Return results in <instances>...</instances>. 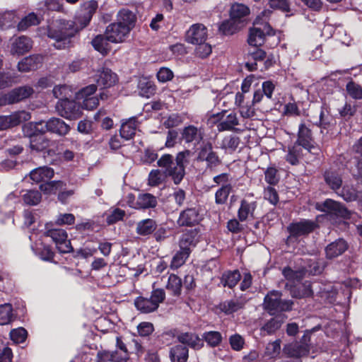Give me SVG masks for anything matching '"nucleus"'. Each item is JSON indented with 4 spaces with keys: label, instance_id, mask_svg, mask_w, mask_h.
Returning <instances> with one entry per match:
<instances>
[{
    "label": "nucleus",
    "instance_id": "052dcab7",
    "mask_svg": "<svg viewBox=\"0 0 362 362\" xmlns=\"http://www.w3.org/2000/svg\"><path fill=\"white\" fill-rule=\"evenodd\" d=\"M195 55L200 59L207 58L212 52V47L209 43L199 42L196 44Z\"/></svg>",
    "mask_w": 362,
    "mask_h": 362
},
{
    "label": "nucleus",
    "instance_id": "f704fd0d",
    "mask_svg": "<svg viewBox=\"0 0 362 362\" xmlns=\"http://www.w3.org/2000/svg\"><path fill=\"white\" fill-rule=\"evenodd\" d=\"M169 356L171 362H187L189 357V349L182 344L175 345L170 348Z\"/></svg>",
    "mask_w": 362,
    "mask_h": 362
},
{
    "label": "nucleus",
    "instance_id": "aec40b11",
    "mask_svg": "<svg viewBox=\"0 0 362 362\" xmlns=\"http://www.w3.org/2000/svg\"><path fill=\"white\" fill-rule=\"evenodd\" d=\"M349 249V244L344 238H338L328 244L325 248L327 259H334L343 255Z\"/></svg>",
    "mask_w": 362,
    "mask_h": 362
},
{
    "label": "nucleus",
    "instance_id": "ddd939ff",
    "mask_svg": "<svg viewBox=\"0 0 362 362\" xmlns=\"http://www.w3.org/2000/svg\"><path fill=\"white\" fill-rule=\"evenodd\" d=\"M263 28L252 27L249 30L247 42L255 47H260L265 42L266 35L274 36L276 30L268 23L262 25Z\"/></svg>",
    "mask_w": 362,
    "mask_h": 362
},
{
    "label": "nucleus",
    "instance_id": "393cba45",
    "mask_svg": "<svg viewBox=\"0 0 362 362\" xmlns=\"http://www.w3.org/2000/svg\"><path fill=\"white\" fill-rule=\"evenodd\" d=\"M310 352V346L301 344L298 342L288 344L284 346V353L290 358L300 359L307 356Z\"/></svg>",
    "mask_w": 362,
    "mask_h": 362
},
{
    "label": "nucleus",
    "instance_id": "f3484780",
    "mask_svg": "<svg viewBox=\"0 0 362 362\" xmlns=\"http://www.w3.org/2000/svg\"><path fill=\"white\" fill-rule=\"evenodd\" d=\"M295 144L299 145L310 153L315 148L313 132L304 122L300 123L298 126L297 139Z\"/></svg>",
    "mask_w": 362,
    "mask_h": 362
},
{
    "label": "nucleus",
    "instance_id": "69168bd1",
    "mask_svg": "<svg viewBox=\"0 0 362 362\" xmlns=\"http://www.w3.org/2000/svg\"><path fill=\"white\" fill-rule=\"evenodd\" d=\"M125 216V211L119 208H116L107 216L106 223L107 225H113L119 221H122Z\"/></svg>",
    "mask_w": 362,
    "mask_h": 362
},
{
    "label": "nucleus",
    "instance_id": "e433bc0d",
    "mask_svg": "<svg viewBox=\"0 0 362 362\" xmlns=\"http://www.w3.org/2000/svg\"><path fill=\"white\" fill-rule=\"evenodd\" d=\"M156 85L148 78H142L139 80L138 90L141 96L149 98L156 93Z\"/></svg>",
    "mask_w": 362,
    "mask_h": 362
},
{
    "label": "nucleus",
    "instance_id": "7ed1b4c3",
    "mask_svg": "<svg viewBox=\"0 0 362 362\" xmlns=\"http://www.w3.org/2000/svg\"><path fill=\"white\" fill-rule=\"evenodd\" d=\"M40 122H28L23 126L25 137L29 139V147L31 151L42 153L45 158L57 155L56 150L51 146L54 142L45 135V129Z\"/></svg>",
    "mask_w": 362,
    "mask_h": 362
},
{
    "label": "nucleus",
    "instance_id": "49530a36",
    "mask_svg": "<svg viewBox=\"0 0 362 362\" xmlns=\"http://www.w3.org/2000/svg\"><path fill=\"white\" fill-rule=\"evenodd\" d=\"M232 190L231 184L221 185L215 192V203L218 205L225 204Z\"/></svg>",
    "mask_w": 362,
    "mask_h": 362
},
{
    "label": "nucleus",
    "instance_id": "680f3d73",
    "mask_svg": "<svg viewBox=\"0 0 362 362\" xmlns=\"http://www.w3.org/2000/svg\"><path fill=\"white\" fill-rule=\"evenodd\" d=\"M103 355L105 357H109L111 362H127L129 358V354H124L118 350L114 351H106V353H104Z\"/></svg>",
    "mask_w": 362,
    "mask_h": 362
},
{
    "label": "nucleus",
    "instance_id": "dca6fc26",
    "mask_svg": "<svg viewBox=\"0 0 362 362\" xmlns=\"http://www.w3.org/2000/svg\"><path fill=\"white\" fill-rule=\"evenodd\" d=\"M40 127L45 129V133L49 132L59 136H64L71 130L70 126L63 119L58 117H51L46 122L40 121Z\"/></svg>",
    "mask_w": 362,
    "mask_h": 362
},
{
    "label": "nucleus",
    "instance_id": "2eb2a0df",
    "mask_svg": "<svg viewBox=\"0 0 362 362\" xmlns=\"http://www.w3.org/2000/svg\"><path fill=\"white\" fill-rule=\"evenodd\" d=\"M189 154V150H185L177 153L174 158V170H170L169 173L172 175V180L175 185H179L183 180L185 175V163L187 162V158Z\"/></svg>",
    "mask_w": 362,
    "mask_h": 362
},
{
    "label": "nucleus",
    "instance_id": "37998d69",
    "mask_svg": "<svg viewBox=\"0 0 362 362\" xmlns=\"http://www.w3.org/2000/svg\"><path fill=\"white\" fill-rule=\"evenodd\" d=\"M243 25H240L230 17L229 19L223 21L218 26V30L224 35H231L237 33Z\"/></svg>",
    "mask_w": 362,
    "mask_h": 362
},
{
    "label": "nucleus",
    "instance_id": "39448f33",
    "mask_svg": "<svg viewBox=\"0 0 362 362\" xmlns=\"http://www.w3.org/2000/svg\"><path fill=\"white\" fill-rule=\"evenodd\" d=\"M197 152L196 160L205 162L206 170L213 171L222 163L218 153L214 150L213 144L209 141H203Z\"/></svg>",
    "mask_w": 362,
    "mask_h": 362
},
{
    "label": "nucleus",
    "instance_id": "6e6552de",
    "mask_svg": "<svg viewBox=\"0 0 362 362\" xmlns=\"http://www.w3.org/2000/svg\"><path fill=\"white\" fill-rule=\"evenodd\" d=\"M45 229V235L52 238L59 253H69L74 250L65 230L62 228H49V223L46 224Z\"/></svg>",
    "mask_w": 362,
    "mask_h": 362
},
{
    "label": "nucleus",
    "instance_id": "5701e85b",
    "mask_svg": "<svg viewBox=\"0 0 362 362\" xmlns=\"http://www.w3.org/2000/svg\"><path fill=\"white\" fill-rule=\"evenodd\" d=\"M180 140L186 144L193 143L199 144L204 139V133L197 127L189 124L182 129L180 132Z\"/></svg>",
    "mask_w": 362,
    "mask_h": 362
},
{
    "label": "nucleus",
    "instance_id": "4468645a",
    "mask_svg": "<svg viewBox=\"0 0 362 362\" xmlns=\"http://www.w3.org/2000/svg\"><path fill=\"white\" fill-rule=\"evenodd\" d=\"M199 209L196 207H189L180 211L177 223L180 227H194L202 221Z\"/></svg>",
    "mask_w": 362,
    "mask_h": 362
},
{
    "label": "nucleus",
    "instance_id": "338daca9",
    "mask_svg": "<svg viewBox=\"0 0 362 362\" xmlns=\"http://www.w3.org/2000/svg\"><path fill=\"white\" fill-rule=\"evenodd\" d=\"M96 90H97V85H95V84L88 85V86L81 88L76 93V99L78 101H81V100L93 96V95H94Z\"/></svg>",
    "mask_w": 362,
    "mask_h": 362
},
{
    "label": "nucleus",
    "instance_id": "20e7f679",
    "mask_svg": "<svg viewBox=\"0 0 362 362\" xmlns=\"http://www.w3.org/2000/svg\"><path fill=\"white\" fill-rule=\"evenodd\" d=\"M165 299V292L163 288H153L149 297L137 296L134 305L141 313L148 314L156 311Z\"/></svg>",
    "mask_w": 362,
    "mask_h": 362
},
{
    "label": "nucleus",
    "instance_id": "de8ad7c7",
    "mask_svg": "<svg viewBox=\"0 0 362 362\" xmlns=\"http://www.w3.org/2000/svg\"><path fill=\"white\" fill-rule=\"evenodd\" d=\"M157 165L165 170L164 173L166 176L172 177V175H170L169 171L174 170V157L171 154L165 153L162 155L161 157L157 160Z\"/></svg>",
    "mask_w": 362,
    "mask_h": 362
},
{
    "label": "nucleus",
    "instance_id": "79ce46f5",
    "mask_svg": "<svg viewBox=\"0 0 362 362\" xmlns=\"http://www.w3.org/2000/svg\"><path fill=\"white\" fill-rule=\"evenodd\" d=\"M303 148L295 143L293 146H288L287 154L285 156L286 161L292 165H298L299 160L303 156Z\"/></svg>",
    "mask_w": 362,
    "mask_h": 362
},
{
    "label": "nucleus",
    "instance_id": "b1692460",
    "mask_svg": "<svg viewBox=\"0 0 362 362\" xmlns=\"http://www.w3.org/2000/svg\"><path fill=\"white\" fill-rule=\"evenodd\" d=\"M257 206L256 201H249L243 199L240 201V206L238 210L237 216L240 222H244L251 217L254 218V213Z\"/></svg>",
    "mask_w": 362,
    "mask_h": 362
},
{
    "label": "nucleus",
    "instance_id": "a211bd4d",
    "mask_svg": "<svg viewBox=\"0 0 362 362\" xmlns=\"http://www.w3.org/2000/svg\"><path fill=\"white\" fill-rule=\"evenodd\" d=\"M207 28L202 23L192 25L186 32L185 40L188 43L195 45L204 42L207 38Z\"/></svg>",
    "mask_w": 362,
    "mask_h": 362
},
{
    "label": "nucleus",
    "instance_id": "f8f14e48",
    "mask_svg": "<svg viewBox=\"0 0 362 362\" xmlns=\"http://www.w3.org/2000/svg\"><path fill=\"white\" fill-rule=\"evenodd\" d=\"M34 93L31 86H23L15 88L0 98V105H11L28 98Z\"/></svg>",
    "mask_w": 362,
    "mask_h": 362
},
{
    "label": "nucleus",
    "instance_id": "603ef678",
    "mask_svg": "<svg viewBox=\"0 0 362 362\" xmlns=\"http://www.w3.org/2000/svg\"><path fill=\"white\" fill-rule=\"evenodd\" d=\"M191 250L183 247L175 253L172 259V264L175 267H180L183 265L191 254Z\"/></svg>",
    "mask_w": 362,
    "mask_h": 362
},
{
    "label": "nucleus",
    "instance_id": "4c0bfd02",
    "mask_svg": "<svg viewBox=\"0 0 362 362\" xmlns=\"http://www.w3.org/2000/svg\"><path fill=\"white\" fill-rule=\"evenodd\" d=\"M66 182L62 180L47 181L40 185V189L46 195L57 194L59 190L65 189Z\"/></svg>",
    "mask_w": 362,
    "mask_h": 362
},
{
    "label": "nucleus",
    "instance_id": "774afa93",
    "mask_svg": "<svg viewBox=\"0 0 362 362\" xmlns=\"http://www.w3.org/2000/svg\"><path fill=\"white\" fill-rule=\"evenodd\" d=\"M44 6L47 11L66 13L64 4L60 0H45Z\"/></svg>",
    "mask_w": 362,
    "mask_h": 362
},
{
    "label": "nucleus",
    "instance_id": "9b49d317",
    "mask_svg": "<svg viewBox=\"0 0 362 362\" xmlns=\"http://www.w3.org/2000/svg\"><path fill=\"white\" fill-rule=\"evenodd\" d=\"M98 8V4L95 0L88 1L83 4L80 12L76 16L74 21L76 23L78 33L90 24Z\"/></svg>",
    "mask_w": 362,
    "mask_h": 362
},
{
    "label": "nucleus",
    "instance_id": "c9c22d12",
    "mask_svg": "<svg viewBox=\"0 0 362 362\" xmlns=\"http://www.w3.org/2000/svg\"><path fill=\"white\" fill-rule=\"evenodd\" d=\"M109 42H110V40L107 39V35L105 32L103 35H97L92 40L91 45L96 51L102 54L103 56H105L110 50Z\"/></svg>",
    "mask_w": 362,
    "mask_h": 362
},
{
    "label": "nucleus",
    "instance_id": "2f4dec72",
    "mask_svg": "<svg viewBox=\"0 0 362 362\" xmlns=\"http://www.w3.org/2000/svg\"><path fill=\"white\" fill-rule=\"evenodd\" d=\"M323 178L331 189L337 191L341 187L342 178L337 170H326L323 173Z\"/></svg>",
    "mask_w": 362,
    "mask_h": 362
},
{
    "label": "nucleus",
    "instance_id": "9d476101",
    "mask_svg": "<svg viewBox=\"0 0 362 362\" xmlns=\"http://www.w3.org/2000/svg\"><path fill=\"white\" fill-rule=\"evenodd\" d=\"M316 209L330 216L343 219H350L351 216V212L343 204L331 199H327L320 204H317Z\"/></svg>",
    "mask_w": 362,
    "mask_h": 362
},
{
    "label": "nucleus",
    "instance_id": "473e14b6",
    "mask_svg": "<svg viewBox=\"0 0 362 362\" xmlns=\"http://www.w3.org/2000/svg\"><path fill=\"white\" fill-rule=\"evenodd\" d=\"M245 303L242 300L230 299L221 302L218 308L225 315H229L243 309Z\"/></svg>",
    "mask_w": 362,
    "mask_h": 362
},
{
    "label": "nucleus",
    "instance_id": "a878e982",
    "mask_svg": "<svg viewBox=\"0 0 362 362\" xmlns=\"http://www.w3.org/2000/svg\"><path fill=\"white\" fill-rule=\"evenodd\" d=\"M54 175V170L48 166L38 167L30 173V179L37 183H45V182L50 180Z\"/></svg>",
    "mask_w": 362,
    "mask_h": 362
},
{
    "label": "nucleus",
    "instance_id": "423d86ee",
    "mask_svg": "<svg viewBox=\"0 0 362 362\" xmlns=\"http://www.w3.org/2000/svg\"><path fill=\"white\" fill-rule=\"evenodd\" d=\"M318 227L317 223L310 219H301L299 221L292 222L287 226L289 235L286 240V244L290 245L293 240H297L301 236H306L313 233Z\"/></svg>",
    "mask_w": 362,
    "mask_h": 362
},
{
    "label": "nucleus",
    "instance_id": "ea45409f",
    "mask_svg": "<svg viewBox=\"0 0 362 362\" xmlns=\"http://www.w3.org/2000/svg\"><path fill=\"white\" fill-rule=\"evenodd\" d=\"M156 221L152 218H146L139 221L136 224V233L141 236L152 234L156 230Z\"/></svg>",
    "mask_w": 362,
    "mask_h": 362
},
{
    "label": "nucleus",
    "instance_id": "6e6d98bb",
    "mask_svg": "<svg viewBox=\"0 0 362 362\" xmlns=\"http://www.w3.org/2000/svg\"><path fill=\"white\" fill-rule=\"evenodd\" d=\"M42 199V194L37 190H28L23 195V200L25 204L35 206L38 204Z\"/></svg>",
    "mask_w": 362,
    "mask_h": 362
},
{
    "label": "nucleus",
    "instance_id": "c85d7f7f",
    "mask_svg": "<svg viewBox=\"0 0 362 362\" xmlns=\"http://www.w3.org/2000/svg\"><path fill=\"white\" fill-rule=\"evenodd\" d=\"M332 119L329 106L326 103H323L320 107L319 120L315 123V125L320 127V132L323 133L324 129H329Z\"/></svg>",
    "mask_w": 362,
    "mask_h": 362
},
{
    "label": "nucleus",
    "instance_id": "412c9836",
    "mask_svg": "<svg viewBox=\"0 0 362 362\" xmlns=\"http://www.w3.org/2000/svg\"><path fill=\"white\" fill-rule=\"evenodd\" d=\"M199 233L200 229L198 228L186 230L180 238L179 247L189 249L192 252L199 242Z\"/></svg>",
    "mask_w": 362,
    "mask_h": 362
},
{
    "label": "nucleus",
    "instance_id": "cd10ccee",
    "mask_svg": "<svg viewBox=\"0 0 362 362\" xmlns=\"http://www.w3.org/2000/svg\"><path fill=\"white\" fill-rule=\"evenodd\" d=\"M138 125L139 122L136 117H132L122 122L119 129L120 136L127 141L133 139L136 134Z\"/></svg>",
    "mask_w": 362,
    "mask_h": 362
},
{
    "label": "nucleus",
    "instance_id": "8fccbe9b",
    "mask_svg": "<svg viewBox=\"0 0 362 362\" xmlns=\"http://www.w3.org/2000/svg\"><path fill=\"white\" fill-rule=\"evenodd\" d=\"M158 158L157 150L153 146H147L142 152L140 160L144 165H151Z\"/></svg>",
    "mask_w": 362,
    "mask_h": 362
},
{
    "label": "nucleus",
    "instance_id": "a19ab883",
    "mask_svg": "<svg viewBox=\"0 0 362 362\" xmlns=\"http://www.w3.org/2000/svg\"><path fill=\"white\" fill-rule=\"evenodd\" d=\"M182 279L176 274H170L165 288L170 294L175 297H179L182 293Z\"/></svg>",
    "mask_w": 362,
    "mask_h": 362
},
{
    "label": "nucleus",
    "instance_id": "f03ea898",
    "mask_svg": "<svg viewBox=\"0 0 362 362\" xmlns=\"http://www.w3.org/2000/svg\"><path fill=\"white\" fill-rule=\"evenodd\" d=\"M47 37L55 40L54 46L57 49L68 47L71 39L78 34L75 21L65 18L52 19L47 23Z\"/></svg>",
    "mask_w": 362,
    "mask_h": 362
},
{
    "label": "nucleus",
    "instance_id": "09e8293b",
    "mask_svg": "<svg viewBox=\"0 0 362 362\" xmlns=\"http://www.w3.org/2000/svg\"><path fill=\"white\" fill-rule=\"evenodd\" d=\"M136 203L139 207L141 209L154 208L157 205V199L151 194L145 193L138 197Z\"/></svg>",
    "mask_w": 362,
    "mask_h": 362
},
{
    "label": "nucleus",
    "instance_id": "0eeeda50",
    "mask_svg": "<svg viewBox=\"0 0 362 362\" xmlns=\"http://www.w3.org/2000/svg\"><path fill=\"white\" fill-rule=\"evenodd\" d=\"M281 296L282 293L279 291H269L264 298V309L269 312H289L292 310L293 301L283 300Z\"/></svg>",
    "mask_w": 362,
    "mask_h": 362
},
{
    "label": "nucleus",
    "instance_id": "a18cd8bd",
    "mask_svg": "<svg viewBox=\"0 0 362 362\" xmlns=\"http://www.w3.org/2000/svg\"><path fill=\"white\" fill-rule=\"evenodd\" d=\"M202 339L211 348L220 346L223 341L222 334L218 331L205 332L202 334Z\"/></svg>",
    "mask_w": 362,
    "mask_h": 362
},
{
    "label": "nucleus",
    "instance_id": "864d4df0",
    "mask_svg": "<svg viewBox=\"0 0 362 362\" xmlns=\"http://www.w3.org/2000/svg\"><path fill=\"white\" fill-rule=\"evenodd\" d=\"M347 94L353 99H362V86L354 81L352 79L346 85Z\"/></svg>",
    "mask_w": 362,
    "mask_h": 362
},
{
    "label": "nucleus",
    "instance_id": "4be33fe9",
    "mask_svg": "<svg viewBox=\"0 0 362 362\" xmlns=\"http://www.w3.org/2000/svg\"><path fill=\"white\" fill-rule=\"evenodd\" d=\"M96 77L97 86L101 88L112 87L118 81L117 75L107 67H103L99 70Z\"/></svg>",
    "mask_w": 362,
    "mask_h": 362
},
{
    "label": "nucleus",
    "instance_id": "72a5a7b5",
    "mask_svg": "<svg viewBox=\"0 0 362 362\" xmlns=\"http://www.w3.org/2000/svg\"><path fill=\"white\" fill-rule=\"evenodd\" d=\"M177 340L182 345H187L194 349H199L203 346V342L195 333L182 332L177 336Z\"/></svg>",
    "mask_w": 362,
    "mask_h": 362
},
{
    "label": "nucleus",
    "instance_id": "4d7b16f0",
    "mask_svg": "<svg viewBox=\"0 0 362 362\" xmlns=\"http://www.w3.org/2000/svg\"><path fill=\"white\" fill-rule=\"evenodd\" d=\"M264 180L270 186L277 185L280 180L278 170L275 167H268L264 171Z\"/></svg>",
    "mask_w": 362,
    "mask_h": 362
},
{
    "label": "nucleus",
    "instance_id": "13d9d810",
    "mask_svg": "<svg viewBox=\"0 0 362 362\" xmlns=\"http://www.w3.org/2000/svg\"><path fill=\"white\" fill-rule=\"evenodd\" d=\"M238 124V120L236 117V114L230 112L227 115L226 119L224 121L220 122L218 127L220 131L232 130L233 127Z\"/></svg>",
    "mask_w": 362,
    "mask_h": 362
},
{
    "label": "nucleus",
    "instance_id": "e2e57ef3",
    "mask_svg": "<svg viewBox=\"0 0 362 362\" xmlns=\"http://www.w3.org/2000/svg\"><path fill=\"white\" fill-rule=\"evenodd\" d=\"M27 336L28 332L23 327L13 329L10 332L11 339L16 344L24 342L27 338Z\"/></svg>",
    "mask_w": 362,
    "mask_h": 362
},
{
    "label": "nucleus",
    "instance_id": "c03bdc74",
    "mask_svg": "<svg viewBox=\"0 0 362 362\" xmlns=\"http://www.w3.org/2000/svg\"><path fill=\"white\" fill-rule=\"evenodd\" d=\"M13 311L11 303L0 305V325H8L16 319Z\"/></svg>",
    "mask_w": 362,
    "mask_h": 362
},
{
    "label": "nucleus",
    "instance_id": "3c124183",
    "mask_svg": "<svg viewBox=\"0 0 362 362\" xmlns=\"http://www.w3.org/2000/svg\"><path fill=\"white\" fill-rule=\"evenodd\" d=\"M40 23L37 16L35 13H30L24 17L18 24V30L21 31L25 30L32 25H37Z\"/></svg>",
    "mask_w": 362,
    "mask_h": 362
},
{
    "label": "nucleus",
    "instance_id": "58836bf2",
    "mask_svg": "<svg viewBox=\"0 0 362 362\" xmlns=\"http://www.w3.org/2000/svg\"><path fill=\"white\" fill-rule=\"evenodd\" d=\"M240 279L241 274L238 269L233 271L228 270L223 273L221 277V284L223 287L233 288L237 285Z\"/></svg>",
    "mask_w": 362,
    "mask_h": 362
},
{
    "label": "nucleus",
    "instance_id": "c756f323",
    "mask_svg": "<svg viewBox=\"0 0 362 362\" xmlns=\"http://www.w3.org/2000/svg\"><path fill=\"white\" fill-rule=\"evenodd\" d=\"M250 13V8L247 6L235 3L231 6L229 14L232 19L238 22L240 25H243Z\"/></svg>",
    "mask_w": 362,
    "mask_h": 362
},
{
    "label": "nucleus",
    "instance_id": "1a4fd4ad",
    "mask_svg": "<svg viewBox=\"0 0 362 362\" xmlns=\"http://www.w3.org/2000/svg\"><path fill=\"white\" fill-rule=\"evenodd\" d=\"M56 110L58 114L68 119H76L82 115L81 102L74 100L62 98L57 103Z\"/></svg>",
    "mask_w": 362,
    "mask_h": 362
},
{
    "label": "nucleus",
    "instance_id": "f257e3e1",
    "mask_svg": "<svg viewBox=\"0 0 362 362\" xmlns=\"http://www.w3.org/2000/svg\"><path fill=\"white\" fill-rule=\"evenodd\" d=\"M136 15L128 8L120 9L116 21L109 24L105 28V34L111 43L124 42L129 37L136 23Z\"/></svg>",
    "mask_w": 362,
    "mask_h": 362
},
{
    "label": "nucleus",
    "instance_id": "6ab92c4d",
    "mask_svg": "<svg viewBox=\"0 0 362 362\" xmlns=\"http://www.w3.org/2000/svg\"><path fill=\"white\" fill-rule=\"evenodd\" d=\"M29 118L30 115L25 111L16 112L9 115H0V130L16 127Z\"/></svg>",
    "mask_w": 362,
    "mask_h": 362
},
{
    "label": "nucleus",
    "instance_id": "7c9ffc66",
    "mask_svg": "<svg viewBox=\"0 0 362 362\" xmlns=\"http://www.w3.org/2000/svg\"><path fill=\"white\" fill-rule=\"evenodd\" d=\"M42 57L40 55H30L23 58L18 64V69L21 72H28L35 70L38 68V65L42 62Z\"/></svg>",
    "mask_w": 362,
    "mask_h": 362
},
{
    "label": "nucleus",
    "instance_id": "bf43d9fd",
    "mask_svg": "<svg viewBox=\"0 0 362 362\" xmlns=\"http://www.w3.org/2000/svg\"><path fill=\"white\" fill-rule=\"evenodd\" d=\"M281 324L282 321L279 317H272L264 325L262 329L268 334H272L281 327Z\"/></svg>",
    "mask_w": 362,
    "mask_h": 362
},
{
    "label": "nucleus",
    "instance_id": "0e129e2a",
    "mask_svg": "<svg viewBox=\"0 0 362 362\" xmlns=\"http://www.w3.org/2000/svg\"><path fill=\"white\" fill-rule=\"evenodd\" d=\"M98 227V225L96 223L95 221L90 219H87L86 221L78 223L75 228L77 231L80 233H84V232H93L97 231L95 228Z\"/></svg>",
    "mask_w": 362,
    "mask_h": 362
},
{
    "label": "nucleus",
    "instance_id": "5fc2aeb1",
    "mask_svg": "<svg viewBox=\"0 0 362 362\" xmlns=\"http://www.w3.org/2000/svg\"><path fill=\"white\" fill-rule=\"evenodd\" d=\"M37 255L42 260L46 262H53L54 252L50 245L42 244L41 247L37 248Z\"/></svg>",
    "mask_w": 362,
    "mask_h": 362
},
{
    "label": "nucleus",
    "instance_id": "bb28decb",
    "mask_svg": "<svg viewBox=\"0 0 362 362\" xmlns=\"http://www.w3.org/2000/svg\"><path fill=\"white\" fill-rule=\"evenodd\" d=\"M32 40L30 37L20 36L12 43L11 53L13 55H23L28 52L32 48Z\"/></svg>",
    "mask_w": 362,
    "mask_h": 362
}]
</instances>
